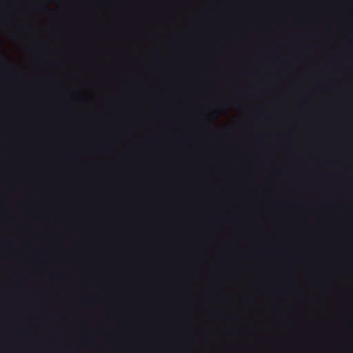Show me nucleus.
<instances>
[{
    "label": "nucleus",
    "mask_w": 353,
    "mask_h": 353,
    "mask_svg": "<svg viewBox=\"0 0 353 353\" xmlns=\"http://www.w3.org/2000/svg\"><path fill=\"white\" fill-rule=\"evenodd\" d=\"M43 8H44L46 10H50V8H49L48 6H47V5H45V6H43Z\"/></svg>",
    "instance_id": "nucleus-1"
}]
</instances>
